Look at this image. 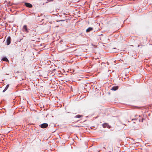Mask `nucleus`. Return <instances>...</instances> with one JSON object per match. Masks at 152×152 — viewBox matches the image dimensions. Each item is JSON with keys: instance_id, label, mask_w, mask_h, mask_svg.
<instances>
[{"instance_id": "1", "label": "nucleus", "mask_w": 152, "mask_h": 152, "mask_svg": "<svg viewBox=\"0 0 152 152\" xmlns=\"http://www.w3.org/2000/svg\"><path fill=\"white\" fill-rule=\"evenodd\" d=\"M147 39L146 37H142V38L140 40V43L138 45V47H139L140 46L142 47L144 46L146 43Z\"/></svg>"}, {"instance_id": "2", "label": "nucleus", "mask_w": 152, "mask_h": 152, "mask_svg": "<svg viewBox=\"0 0 152 152\" xmlns=\"http://www.w3.org/2000/svg\"><path fill=\"white\" fill-rule=\"evenodd\" d=\"M48 124L47 123H43L40 125V127L42 128H45L48 127Z\"/></svg>"}, {"instance_id": "3", "label": "nucleus", "mask_w": 152, "mask_h": 152, "mask_svg": "<svg viewBox=\"0 0 152 152\" xmlns=\"http://www.w3.org/2000/svg\"><path fill=\"white\" fill-rule=\"evenodd\" d=\"M25 5L27 7L31 8L32 7V5L29 3L26 2L25 3Z\"/></svg>"}, {"instance_id": "4", "label": "nucleus", "mask_w": 152, "mask_h": 152, "mask_svg": "<svg viewBox=\"0 0 152 152\" xmlns=\"http://www.w3.org/2000/svg\"><path fill=\"white\" fill-rule=\"evenodd\" d=\"M23 29L26 32L28 33V30L27 26L25 25L23 26Z\"/></svg>"}, {"instance_id": "5", "label": "nucleus", "mask_w": 152, "mask_h": 152, "mask_svg": "<svg viewBox=\"0 0 152 152\" xmlns=\"http://www.w3.org/2000/svg\"><path fill=\"white\" fill-rule=\"evenodd\" d=\"M10 41H11V38L10 37H8L6 40L7 43V45H9L10 44Z\"/></svg>"}, {"instance_id": "6", "label": "nucleus", "mask_w": 152, "mask_h": 152, "mask_svg": "<svg viewBox=\"0 0 152 152\" xmlns=\"http://www.w3.org/2000/svg\"><path fill=\"white\" fill-rule=\"evenodd\" d=\"M102 126L103 128H105L107 127V128H110V126L108 124L106 123H104L102 124Z\"/></svg>"}, {"instance_id": "7", "label": "nucleus", "mask_w": 152, "mask_h": 152, "mask_svg": "<svg viewBox=\"0 0 152 152\" xmlns=\"http://www.w3.org/2000/svg\"><path fill=\"white\" fill-rule=\"evenodd\" d=\"M118 88V86H113L111 88V90L114 91L117 90Z\"/></svg>"}, {"instance_id": "8", "label": "nucleus", "mask_w": 152, "mask_h": 152, "mask_svg": "<svg viewBox=\"0 0 152 152\" xmlns=\"http://www.w3.org/2000/svg\"><path fill=\"white\" fill-rule=\"evenodd\" d=\"M93 29V28L91 27H89L88 28H87L86 30V31L87 32H89L91 31Z\"/></svg>"}, {"instance_id": "9", "label": "nucleus", "mask_w": 152, "mask_h": 152, "mask_svg": "<svg viewBox=\"0 0 152 152\" xmlns=\"http://www.w3.org/2000/svg\"><path fill=\"white\" fill-rule=\"evenodd\" d=\"M9 84L7 85V86H6V87H5V89H4V90L3 91V92H4L5 91H6L7 89L9 87Z\"/></svg>"}, {"instance_id": "10", "label": "nucleus", "mask_w": 152, "mask_h": 152, "mask_svg": "<svg viewBox=\"0 0 152 152\" xmlns=\"http://www.w3.org/2000/svg\"><path fill=\"white\" fill-rule=\"evenodd\" d=\"M83 117V115H76L75 116V118H79L80 117Z\"/></svg>"}, {"instance_id": "11", "label": "nucleus", "mask_w": 152, "mask_h": 152, "mask_svg": "<svg viewBox=\"0 0 152 152\" xmlns=\"http://www.w3.org/2000/svg\"><path fill=\"white\" fill-rule=\"evenodd\" d=\"M2 60H3V61H8V59L6 57H4V58H3L2 59Z\"/></svg>"}, {"instance_id": "12", "label": "nucleus", "mask_w": 152, "mask_h": 152, "mask_svg": "<svg viewBox=\"0 0 152 152\" xmlns=\"http://www.w3.org/2000/svg\"><path fill=\"white\" fill-rule=\"evenodd\" d=\"M145 120V119L143 118H142V119L141 120H140V119H139V121L140 122H143V120Z\"/></svg>"}, {"instance_id": "13", "label": "nucleus", "mask_w": 152, "mask_h": 152, "mask_svg": "<svg viewBox=\"0 0 152 152\" xmlns=\"http://www.w3.org/2000/svg\"><path fill=\"white\" fill-rule=\"evenodd\" d=\"M53 0H47V1L46 2V3H48L49 2H50V1H52Z\"/></svg>"}, {"instance_id": "14", "label": "nucleus", "mask_w": 152, "mask_h": 152, "mask_svg": "<svg viewBox=\"0 0 152 152\" xmlns=\"http://www.w3.org/2000/svg\"><path fill=\"white\" fill-rule=\"evenodd\" d=\"M103 64H104V63L103 64V63H102L101 64V65H102Z\"/></svg>"}, {"instance_id": "15", "label": "nucleus", "mask_w": 152, "mask_h": 152, "mask_svg": "<svg viewBox=\"0 0 152 152\" xmlns=\"http://www.w3.org/2000/svg\"><path fill=\"white\" fill-rule=\"evenodd\" d=\"M133 120H134V119H132V121H133Z\"/></svg>"}]
</instances>
